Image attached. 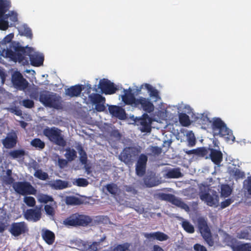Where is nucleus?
I'll return each instance as SVG.
<instances>
[{"instance_id": "35", "label": "nucleus", "mask_w": 251, "mask_h": 251, "mask_svg": "<svg viewBox=\"0 0 251 251\" xmlns=\"http://www.w3.org/2000/svg\"><path fill=\"white\" fill-rule=\"evenodd\" d=\"M9 154L13 159H16L25 156V152L24 150H16L10 151Z\"/></svg>"}, {"instance_id": "46", "label": "nucleus", "mask_w": 251, "mask_h": 251, "mask_svg": "<svg viewBox=\"0 0 251 251\" xmlns=\"http://www.w3.org/2000/svg\"><path fill=\"white\" fill-rule=\"evenodd\" d=\"M24 202L27 206L30 207H33L36 204L35 199L33 197L30 196L25 197Z\"/></svg>"}, {"instance_id": "24", "label": "nucleus", "mask_w": 251, "mask_h": 251, "mask_svg": "<svg viewBox=\"0 0 251 251\" xmlns=\"http://www.w3.org/2000/svg\"><path fill=\"white\" fill-rule=\"evenodd\" d=\"M42 237L44 240L49 245H52L55 241V234L51 231L45 229L42 230Z\"/></svg>"}, {"instance_id": "55", "label": "nucleus", "mask_w": 251, "mask_h": 251, "mask_svg": "<svg viewBox=\"0 0 251 251\" xmlns=\"http://www.w3.org/2000/svg\"><path fill=\"white\" fill-rule=\"evenodd\" d=\"M46 213L49 215H53L54 214V210L53 208L50 205H46L44 207Z\"/></svg>"}, {"instance_id": "60", "label": "nucleus", "mask_w": 251, "mask_h": 251, "mask_svg": "<svg viewBox=\"0 0 251 251\" xmlns=\"http://www.w3.org/2000/svg\"><path fill=\"white\" fill-rule=\"evenodd\" d=\"M104 103H95L96 104L95 109L98 112H102L103 111L105 107L103 104Z\"/></svg>"}, {"instance_id": "32", "label": "nucleus", "mask_w": 251, "mask_h": 251, "mask_svg": "<svg viewBox=\"0 0 251 251\" xmlns=\"http://www.w3.org/2000/svg\"><path fill=\"white\" fill-rule=\"evenodd\" d=\"M65 201L67 205H75L81 203V200L75 196L66 197Z\"/></svg>"}, {"instance_id": "29", "label": "nucleus", "mask_w": 251, "mask_h": 251, "mask_svg": "<svg viewBox=\"0 0 251 251\" xmlns=\"http://www.w3.org/2000/svg\"><path fill=\"white\" fill-rule=\"evenodd\" d=\"M210 151V157L213 162L217 165H220V151L209 148Z\"/></svg>"}, {"instance_id": "49", "label": "nucleus", "mask_w": 251, "mask_h": 251, "mask_svg": "<svg viewBox=\"0 0 251 251\" xmlns=\"http://www.w3.org/2000/svg\"><path fill=\"white\" fill-rule=\"evenodd\" d=\"M76 183L78 186L86 187L88 185V181L85 178H79L76 180Z\"/></svg>"}, {"instance_id": "8", "label": "nucleus", "mask_w": 251, "mask_h": 251, "mask_svg": "<svg viewBox=\"0 0 251 251\" xmlns=\"http://www.w3.org/2000/svg\"><path fill=\"white\" fill-rule=\"evenodd\" d=\"M134 107L145 111L146 113H151L154 110V106L151 100L143 97L137 98Z\"/></svg>"}, {"instance_id": "23", "label": "nucleus", "mask_w": 251, "mask_h": 251, "mask_svg": "<svg viewBox=\"0 0 251 251\" xmlns=\"http://www.w3.org/2000/svg\"><path fill=\"white\" fill-rule=\"evenodd\" d=\"M227 171L228 174L236 180L243 179L245 177V173L237 168L235 166L233 167H229Z\"/></svg>"}, {"instance_id": "34", "label": "nucleus", "mask_w": 251, "mask_h": 251, "mask_svg": "<svg viewBox=\"0 0 251 251\" xmlns=\"http://www.w3.org/2000/svg\"><path fill=\"white\" fill-rule=\"evenodd\" d=\"M179 121L184 126H187L191 124L189 116L185 113H180L179 115Z\"/></svg>"}, {"instance_id": "18", "label": "nucleus", "mask_w": 251, "mask_h": 251, "mask_svg": "<svg viewBox=\"0 0 251 251\" xmlns=\"http://www.w3.org/2000/svg\"><path fill=\"white\" fill-rule=\"evenodd\" d=\"M110 113L112 116L118 118L120 120H124L126 118V113L124 109L116 105H111L108 108Z\"/></svg>"}, {"instance_id": "28", "label": "nucleus", "mask_w": 251, "mask_h": 251, "mask_svg": "<svg viewBox=\"0 0 251 251\" xmlns=\"http://www.w3.org/2000/svg\"><path fill=\"white\" fill-rule=\"evenodd\" d=\"M66 153L64 156L69 162H71L77 157L76 151L70 147H68L65 149Z\"/></svg>"}, {"instance_id": "15", "label": "nucleus", "mask_w": 251, "mask_h": 251, "mask_svg": "<svg viewBox=\"0 0 251 251\" xmlns=\"http://www.w3.org/2000/svg\"><path fill=\"white\" fill-rule=\"evenodd\" d=\"M228 245L232 251H251V243H240L234 238L230 239Z\"/></svg>"}, {"instance_id": "54", "label": "nucleus", "mask_w": 251, "mask_h": 251, "mask_svg": "<svg viewBox=\"0 0 251 251\" xmlns=\"http://www.w3.org/2000/svg\"><path fill=\"white\" fill-rule=\"evenodd\" d=\"M244 184L246 185V189L249 194L251 195V176L248 177L244 181Z\"/></svg>"}, {"instance_id": "42", "label": "nucleus", "mask_w": 251, "mask_h": 251, "mask_svg": "<svg viewBox=\"0 0 251 251\" xmlns=\"http://www.w3.org/2000/svg\"><path fill=\"white\" fill-rule=\"evenodd\" d=\"M38 201L41 203H47L50 201H53V199L51 196L41 194L38 196Z\"/></svg>"}, {"instance_id": "2", "label": "nucleus", "mask_w": 251, "mask_h": 251, "mask_svg": "<svg viewBox=\"0 0 251 251\" xmlns=\"http://www.w3.org/2000/svg\"><path fill=\"white\" fill-rule=\"evenodd\" d=\"M43 134L54 144L62 147L66 146L67 142L60 129L55 126H46L43 130Z\"/></svg>"}, {"instance_id": "17", "label": "nucleus", "mask_w": 251, "mask_h": 251, "mask_svg": "<svg viewBox=\"0 0 251 251\" xmlns=\"http://www.w3.org/2000/svg\"><path fill=\"white\" fill-rule=\"evenodd\" d=\"M221 137L225 141L233 142L235 140V137L233 136L232 131L229 129L226 124L221 120Z\"/></svg>"}, {"instance_id": "36", "label": "nucleus", "mask_w": 251, "mask_h": 251, "mask_svg": "<svg viewBox=\"0 0 251 251\" xmlns=\"http://www.w3.org/2000/svg\"><path fill=\"white\" fill-rule=\"evenodd\" d=\"M145 88L150 92V96L151 97H154L156 99L159 98V93L157 90L153 88L151 85L149 84H145Z\"/></svg>"}, {"instance_id": "14", "label": "nucleus", "mask_w": 251, "mask_h": 251, "mask_svg": "<svg viewBox=\"0 0 251 251\" xmlns=\"http://www.w3.org/2000/svg\"><path fill=\"white\" fill-rule=\"evenodd\" d=\"M159 200L164 201L168 202H171L172 204L176 205L179 206L182 205L181 206L184 209H189L188 205L181 201L180 200L177 199L176 196L172 194H166L164 193H159L158 195Z\"/></svg>"}, {"instance_id": "64", "label": "nucleus", "mask_w": 251, "mask_h": 251, "mask_svg": "<svg viewBox=\"0 0 251 251\" xmlns=\"http://www.w3.org/2000/svg\"><path fill=\"white\" fill-rule=\"evenodd\" d=\"M39 96H40V95H39L38 92L36 90L32 91L30 94V97L35 100H38Z\"/></svg>"}, {"instance_id": "9", "label": "nucleus", "mask_w": 251, "mask_h": 251, "mask_svg": "<svg viewBox=\"0 0 251 251\" xmlns=\"http://www.w3.org/2000/svg\"><path fill=\"white\" fill-rule=\"evenodd\" d=\"M134 121L136 125L141 126L140 130L142 132H151L152 120L147 113H144L141 117H136Z\"/></svg>"}, {"instance_id": "56", "label": "nucleus", "mask_w": 251, "mask_h": 251, "mask_svg": "<svg viewBox=\"0 0 251 251\" xmlns=\"http://www.w3.org/2000/svg\"><path fill=\"white\" fill-rule=\"evenodd\" d=\"M233 202V200L231 199H227L225 201L221 202V208H225L228 206L230 204Z\"/></svg>"}, {"instance_id": "4", "label": "nucleus", "mask_w": 251, "mask_h": 251, "mask_svg": "<svg viewBox=\"0 0 251 251\" xmlns=\"http://www.w3.org/2000/svg\"><path fill=\"white\" fill-rule=\"evenodd\" d=\"M140 152V149L136 147H126L121 152L119 159L126 165H131Z\"/></svg>"}, {"instance_id": "59", "label": "nucleus", "mask_w": 251, "mask_h": 251, "mask_svg": "<svg viewBox=\"0 0 251 251\" xmlns=\"http://www.w3.org/2000/svg\"><path fill=\"white\" fill-rule=\"evenodd\" d=\"M23 34L30 39L32 38V37L31 30L29 27H25L23 32Z\"/></svg>"}, {"instance_id": "47", "label": "nucleus", "mask_w": 251, "mask_h": 251, "mask_svg": "<svg viewBox=\"0 0 251 251\" xmlns=\"http://www.w3.org/2000/svg\"><path fill=\"white\" fill-rule=\"evenodd\" d=\"M207 244L210 247H212L214 246V242L212 239L211 232L209 233V234H205L204 235H202Z\"/></svg>"}, {"instance_id": "27", "label": "nucleus", "mask_w": 251, "mask_h": 251, "mask_svg": "<svg viewBox=\"0 0 251 251\" xmlns=\"http://www.w3.org/2000/svg\"><path fill=\"white\" fill-rule=\"evenodd\" d=\"M50 185L55 190H62L68 187V182L61 179H57L50 183Z\"/></svg>"}, {"instance_id": "41", "label": "nucleus", "mask_w": 251, "mask_h": 251, "mask_svg": "<svg viewBox=\"0 0 251 251\" xmlns=\"http://www.w3.org/2000/svg\"><path fill=\"white\" fill-rule=\"evenodd\" d=\"M8 3L5 0H0V18H2L8 10Z\"/></svg>"}, {"instance_id": "57", "label": "nucleus", "mask_w": 251, "mask_h": 251, "mask_svg": "<svg viewBox=\"0 0 251 251\" xmlns=\"http://www.w3.org/2000/svg\"><path fill=\"white\" fill-rule=\"evenodd\" d=\"M111 136L116 140H120L121 139L122 135L118 130H113L111 132Z\"/></svg>"}, {"instance_id": "50", "label": "nucleus", "mask_w": 251, "mask_h": 251, "mask_svg": "<svg viewBox=\"0 0 251 251\" xmlns=\"http://www.w3.org/2000/svg\"><path fill=\"white\" fill-rule=\"evenodd\" d=\"M208 153V151L205 148H199L196 149V155L204 157Z\"/></svg>"}, {"instance_id": "39", "label": "nucleus", "mask_w": 251, "mask_h": 251, "mask_svg": "<svg viewBox=\"0 0 251 251\" xmlns=\"http://www.w3.org/2000/svg\"><path fill=\"white\" fill-rule=\"evenodd\" d=\"M78 153L80 155L79 160L82 164L86 165L87 163V155L83 148L80 146L78 148Z\"/></svg>"}, {"instance_id": "58", "label": "nucleus", "mask_w": 251, "mask_h": 251, "mask_svg": "<svg viewBox=\"0 0 251 251\" xmlns=\"http://www.w3.org/2000/svg\"><path fill=\"white\" fill-rule=\"evenodd\" d=\"M144 236L146 238L149 239V240H156V232L151 233H144Z\"/></svg>"}, {"instance_id": "25", "label": "nucleus", "mask_w": 251, "mask_h": 251, "mask_svg": "<svg viewBox=\"0 0 251 251\" xmlns=\"http://www.w3.org/2000/svg\"><path fill=\"white\" fill-rule=\"evenodd\" d=\"M198 226L201 235L209 234L210 230L207 225L205 220L203 218H200L198 220Z\"/></svg>"}, {"instance_id": "26", "label": "nucleus", "mask_w": 251, "mask_h": 251, "mask_svg": "<svg viewBox=\"0 0 251 251\" xmlns=\"http://www.w3.org/2000/svg\"><path fill=\"white\" fill-rule=\"evenodd\" d=\"M182 175L179 168H173L169 170L164 176L167 178H177L181 177Z\"/></svg>"}, {"instance_id": "45", "label": "nucleus", "mask_w": 251, "mask_h": 251, "mask_svg": "<svg viewBox=\"0 0 251 251\" xmlns=\"http://www.w3.org/2000/svg\"><path fill=\"white\" fill-rule=\"evenodd\" d=\"M129 245L127 243L117 245L112 251H130L128 249Z\"/></svg>"}, {"instance_id": "12", "label": "nucleus", "mask_w": 251, "mask_h": 251, "mask_svg": "<svg viewBox=\"0 0 251 251\" xmlns=\"http://www.w3.org/2000/svg\"><path fill=\"white\" fill-rule=\"evenodd\" d=\"M147 162V155L142 153L139 156L135 165V172L138 176L142 177L145 174Z\"/></svg>"}, {"instance_id": "10", "label": "nucleus", "mask_w": 251, "mask_h": 251, "mask_svg": "<svg viewBox=\"0 0 251 251\" xmlns=\"http://www.w3.org/2000/svg\"><path fill=\"white\" fill-rule=\"evenodd\" d=\"M11 81L14 87L20 90H24L28 85L27 81L18 71L15 72L12 75Z\"/></svg>"}, {"instance_id": "1", "label": "nucleus", "mask_w": 251, "mask_h": 251, "mask_svg": "<svg viewBox=\"0 0 251 251\" xmlns=\"http://www.w3.org/2000/svg\"><path fill=\"white\" fill-rule=\"evenodd\" d=\"M5 52V57L10 58L14 62H22L28 56L30 64L33 66L39 67L43 64L44 57L42 55L33 52V50L29 47H23L17 46L14 48V51L11 49L3 50L2 53ZM25 62H28L25 59Z\"/></svg>"}, {"instance_id": "63", "label": "nucleus", "mask_w": 251, "mask_h": 251, "mask_svg": "<svg viewBox=\"0 0 251 251\" xmlns=\"http://www.w3.org/2000/svg\"><path fill=\"white\" fill-rule=\"evenodd\" d=\"M98 243L97 242H94L91 245H90L88 248L89 251H97Z\"/></svg>"}, {"instance_id": "3", "label": "nucleus", "mask_w": 251, "mask_h": 251, "mask_svg": "<svg viewBox=\"0 0 251 251\" xmlns=\"http://www.w3.org/2000/svg\"><path fill=\"white\" fill-rule=\"evenodd\" d=\"M39 101L45 106L56 109H61V98L56 94L48 91H43L40 93Z\"/></svg>"}, {"instance_id": "19", "label": "nucleus", "mask_w": 251, "mask_h": 251, "mask_svg": "<svg viewBox=\"0 0 251 251\" xmlns=\"http://www.w3.org/2000/svg\"><path fill=\"white\" fill-rule=\"evenodd\" d=\"M124 91L125 93L122 96V101L125 104L131 105L135 107L137 98H135L133 94L131 93V89L129 88Z\"/></svg>"}, {"instance_id": "43", "label": "nucleus", "mask_w": 251, "mask_h": 251, "mask_svg": "<svg viewBox=\"0 0 251 251\" xmlns=\"http://www.w3.org/2000/svg\"><path fill=\"white\" fill-rule=\"evenodd\" d=\"M169 236L164 233V232L161 231H156V238L155 239L156 240L159 241H165L169 239Z\"/></svg>"}, {"instance_id": "13", "label": "nucleus", "mask_w": 251, "mask_h": 251, "mask_svg": "<svg viewBox=\"0 0 251 251\" xmlns=\"http://www.w3.org/2000/svg\"><path fill=\"white\" fill-rule=\"evenodd\" d=\"M99 87L102 93L105 95L113 94L118 90L114 83L105 78L100 80Z\"/></svg>"}, {"instance_id": "7", "label": "nucleus", "mask_w": 251, "mask_h": 251, "mask_svg": "<svg viewBox=\"0 0 251 251\" xmlns=\"http://www.w3.org/2000/svg\"><path fill=\"white\" fill-rule=\"evenodd\" d=\"M209 189L208 186L201 187L199 192L200 198L209 206H212L217 205L218 202V196L217 195H211L208 193Z\"/></svg>"}, {"instance_id": "62", "label": "nucleus", "mask_w": 251, "mask_h": 251, "mask_svg": "<svg viewBox=\"0 0 251 251\" xmlns=\"http://www.w3.org/2000/svg\"><path fill=\"white\" fill-rule=\"evenodd\" d=\"M14 37V34L10 33L7 35L3 39L2 42L4 44L10 43Z\"/></svg>"}, {"instance_id": "20", "label": "nucleus", "mask_w": 251, "mask_h": 251, "mask_svg": "<svg viewBox=\"0 0 251 251\" xmlns=\"http://www.w3.org/2000/svg\"><path fill=\"white\" fill-rule=\"evenodd\" d=\"M84 87L82 85L77 84L72 86L65 90V94L71 98L76 97L80 95Z\"/></svg>"}, {"instance_id": "44", "label": "nucleus", "mask_w": 251, "mask_h": 251, "mask_svg": "<svg viewBox=\"0 0 251 251\" xmlns=\"http://www.w3.org/2000/svg\"><path fill=\"white\" fill-rule=\"evenodd\" d=\"M188 145L190 147H193L196 144V138L192 131L189 132L187 135Z\"/></svg>"}, {"instance_id": "16", "label": "nucleus", "mask_w": 251, "mask_h": 251, "mask_svg": "<svg viewBox=\"0 0 251 251\" xmlns=\"http://www.w3.org/2000/svg\"><path fill=\"white\" fill-rule=\"evenodd\" d=\"M144 183L147 187H152L157 186L161 182L156 176L155 173L150 172L145 176L143 179Z\"/></svg>"}, {"instance_id": "21", "label": "nucleus", "mask_w": 251, "mask_h": 251, "mask_svg": "<svg viewBox=\"0 0 251 251\" xmlns=\"http://www.w3.org/2000/svg\"><path fill=\"white\" fill-rule=\"evenodd\" d=\"M24 216L27 220H32L36 222L41 219V212L40 209H29L26 210Z\"/></svg>"}, {"instance_id": "61", "label": "nucleus", "mask_w": 251, "mask_h": 251, "mask_svg": "<svg viewBox=\"0 0 251 251\" xmlns=\"http://www.w3.org/2000/svg\"><path fill=\"white\" fill-rule=\"evenodd\" d=\"M194 249L196 251H207L206 248L200 244H196L194 246Z\"/></svg>"}, {"instance_id": "48", "label": "nucleus", "mask_w": 251, "mask_h": 251, "mask_svg": "<svg viewBox=\"0 0 251 251\" xmlns=\"http://www.w3.org/2000/svg\"><path fill=\"white\" fill-rule=\"evenodd\" d=\"M23 105L27 108H31L34 107V103L32 100L25 99L22 101Z\"/></svg>"}, {"instance_id": "31", "label": "nucleus", "mask_w": 251, "mask_h": 251, "mask_svg": "<svg viewBox=\"0 0 251 251\" xmlns=\"http://www.w3.org/2000/svg\"><path fill=\"white\" fill-rule=\"evenodd\" d=\"M30 145L31 146L40 150H43L45 147V142L38 138L32 140L30 142Z\"/></svg>"}, {"instance_id": "52", "label": "nucleus", "mask_w": 251, "mask_h": 251, "mask_svg": "<svg viewBox=\"0 0 251 251\" xmlns=\"http://www.w3.org/2000/svg\"><path fill=\"white\" fill-rule=\"evenodd\" d=\"M57 156L58 158V165L59 167L61 169L64 168L65 166H67L68 162H69V161H68V160L67 159H65L63 158H60L59 156L58 155Z\"/></svg>"}, {"instance_id": "22", "label": "nucleus", "mask_w": 251, "mask_h": 251, "mask_svg": "<svg viewBox=\"0 0 251 251\" xmlns=\"http://www.w3.org/2000/svg\"><path fill=\"white\" fill-rule=\"evenodd\" d=\"M17 142V136L15 133L13 135H8L2 141L3 146L7 149H11L14 147Z\"/></svg>"}, {"instance_id": "53", "label": "nucleus", "mask_w": 251, "mask_h": 251, "mask_svg": "<svg viewBox=\"0 0 251 251\" xmlns=\"http://www.w3.org/2000/svg\"><path fill=\"white\" fill-rule=\"evenodd\" d=\"M151 151L153 155H159L162 152V149L157 146H152L151 148Z\"/></svg>"}, {"instance_id": "37", "label": "nucleus", "mask_w": 251, "mask_h": 251, "mask_svg": "<svg viewBox=\"0 0 251 251\" xmlns=\"http://www.w3.org/2000/svg\"><path fill=\"white\" fill-rule=\"evenodd\" d=\"M182 227L184 230L189 233H193L195 232L194 226L188 221L184 220L182 221Z\"/></svg>"}, {"instance_id": "51", "label": "nucleus", "mask_w": 251, "mask_h": 251, "mask_svg": "<svg viewBox=\"0 0 251 251\" xmlns=\"http://www.w3.org/2000/svg\"><path fill=\"white\" fill-rule=\"evenodd\" d=\"M8 26L9 24L8 21L2 18H0V29L5 30L8 28Z\"/></svg>"}, {"instance_id": "38", "label": "nucleus", "mask_w": 251, "mask_h": 251, "mask_svg": "<svg viewBox=\"0 0 251 251\" xmlns=\"http://www.w3.org/2000/svg\"><path fill=\"white\" fill-rule=\"evenodd\" d=\"M106 188L107 191L112 195L116 196L119 191V188L117 184L112 183L106 185Z\"/></svg>"}, {"instance_id": "11", "label": "nucleus", "mask_w": 251, "mask_h": 251, "mask_svg": "<svg viewBox=\"0 0 251 251\" xmlns=\"http://www.w3.org/2000/svg\"><path fill=\"white\" fill-rule=\"evenodd\" d=\"M28 231V227L25 222L13 223L9 229L10 233L14 237L24 234Z\"/></svg>"}, {"instance_id": "6", "label": "nucleus", "mask_w": 251, "mask_h": 251, "mask_svg": "<svg viewBox=\"0 0 251 251\" xmlns=\"http://www.w3.org/2000/svg\"><path fill=\"white\" fill-rule=\"evenodd\" d=\"M13 188L15 191L21 195H35L36 189L27 181H19L13 184Z\"/></svg>"}, {"instance_id": "30", "label": "nucleus", "mask_w": 251, "mask_h": 251, "mask_svg": "<svg viewBox=\"0 0 251 251\" xmlns=\"http://www.w3.org/2000/svg\"><path fill=\"white\" fill-rule=\"evenodd\" d=\"M89 98L91 102L94 104L97 103H104L105 101V98L99 94H92L89 96Z\"/></svg>"}, {"instance_id": "40", "label": "nucleus", "mask_w": 251, "mask_h": 251, "mask_svg": "<svg viewBox=\"0 0 251 251\" xmlns=\"http://www.w3.org/2000/svg\"><path fill=\"white\" fill-rule=\"evenodd\" d=\"M34 176L42 180H45L49 177L48 174L47 173L43 172L41 169L37 170L34 174Z\"/></svg>"}, {"instance_id": "33", "label": "nucleus", "mask_w": 251, "mask_h": 251, "mask_svg": "<svg viewBox=\"0 0 251 251\" xmlns=\"http://www.w3.org/2000/svg\"><path fill=\"white\" fill-rule=\"evenodd\" d=\"M232 189L227 184L221 185V196L227 197L230 195Z\"/></svg>"}, {"instance_id": "5", "label": "nucleus", "mask_w": 251, "mask_h": 251, "mask_svg": "<svg viewBox=\"0 0 251 251\" xmlns=\"http://www.w3.org/2000/svg\"><path fill=\"white\" fill-rule=\"evenodd\" d=\"M92 222V218L88 216L75 213L71 215L64 221V224L70 226H88Z\"/></svg>"}]
</instances>
